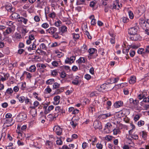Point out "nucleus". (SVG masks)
I'll return each instance as SVG.
<instances>
[{"label":"nucleus","mask_w":149,"mask_h":149,"mask_svg":"<svg viewBox=\"0 0 149 149\" xmlns=\"http://www.w3.org/2000/svg\"><path fill=\"white\" fill-rule=\"evenodd\" d=\"M5 8L7 11L10 12H13L15 10V8L12 7L11 5L10 4L7 5Z\"/></svg>","instance_id":"6ab92c4d"},{"label":"nucleus","mask_w":149,"mask_h":149,"mask_svg":"<svg viewBox=\"0 0 149 149\" xmlns=\"http://www.w3.org/2000/svg\"><path fill=\"white\" fill-rule=\"evenodd\" d=\"M18 20V22L21 23L22 22L24 24H26L28 22V19H27L24 18L23 17H19V19Z\"/></svg>","instance_id":"5701e85b"},{"label":"nucleus","mask_w":149,"mask_h":149,"mask_svg":"<svg viewBox=\"0 0 149 149\" xmlns=\"http://www.w3.org/2000/svg\"><path fill=\"white\" fill-rule=\"evenodd\" d=\"M63 88H61L59 89H57L55 91V94L56 95L59 94L63 92Z\"/></svg>","instance_id":"37998d69"},{"label":"nucleus","mask_w":149,"mask_h":149,"mask_svg":"<svg viewBox=\"0 0 149 149\" xmlns=\"http://www.w3.org/2000/svg\"><path fill=\"white\" fill-rule=\"evenodd\" d=\"M51 71V74L52 76L54 77L58 75V72L56 70H54Z\"/></svg>","instance_id":"6e6d98bb"},{"label":"nucleus","mask_w":149,"mask_h":149,"mask_svg":"<svg viewBox=\"0 0 149 149\" xmlns=\"http://www.w3.org/2000/svg\"><path fill=\"white\" fill-rule=\"evenodd\" d=\"M13 93V90L12 89L10 88H8L5 93V95H11Z\"/></svg>","instance_id":"c756f323"},{"label":"nucleus","mask_w":149,"mask_h":149,"mask_svg":"<svg viewBox=\"0 0 149 149\" xmlns=\"http://www.w3.org/2000/svg\"><path fill=\"white\" fill-rule=\"evenodd\" d=\"M15 29H14L13 27H7L5 31H4L3 32V35L5 37H8V35L11 33H13L15 31Z\"/></svg>","instance_id":"7ed1b4c3"},{"label":"nucleus","mask_w":149,"mask_h":149,"mask_svg":"<svg viewBox=\"0 0 149 149\" xmlns=\"http://www.w3.org/2000/svg\"><path fill=\"white\" fill-rule=\"evenodd\" d=\"M88 52L89 53V55L91 56L93 54L97 53V50L95 48H91L89 49Z\"/></svg>","instance_id":"bb28decb"},{"label":"nucleus","mask_w":149,"mask_h":149,"mask_svg":"<svg viewBox=\"0 0 149 149\" xmlns=\"http://www.w3.org/2000/svg\"><path fill=\"white\" fill-rule=\"evenodd\" d=\"M57 31L56 28L53 27H51L46 30L47 32L50 33L51 35L53 34Z\"/></svg>","instance_id":"4468645a"},{"label":"nucleus","mask_w":149,"mask_h":149,"mask_svg":"<svg viewBox=\"0 0 149 149\" xmlns=\"http://www.w3.org/2000/svg\"><path fill=\"white\" fill-rule=\"evenodd\" d=\"M45 14L47 17V14H48L50 12V8L48 7H45Z\"/></svg>","instance_id":"5fc2aeb1"},{"label":"nucleus","mask_w":149,"mask_h":149,"mask_svg":"<svg viewBox=\"0 0 149 149\" xmlns=\"http://www.w3.org/2000/svg\"><path fill=\"white\" fill-rule=\"evenodd\" d=\"M54 130L56 134L58 135H61L62 133V129L58 126H55L54 127Z\"/></svg>","instance_id":"6e6552de"},{"label":"nucleus","mask_w":149,"mask_h":149,"mask_svg":"<svg viewBox=\"0 0 149 149\" xmlns=\"http://www.w3.org/2000/svg\"><path fill=\"white\" fill-rule=\"evenodd\" d=\"M137 102L136 100H134L133 98H130L127 102V105L130 107L132 106L137 104Z\"/></svg>","instance_id":"0eeeda50"},{"label":"nucleus","mask_w":149,"mask_h":149,"mask_svg":"<svg viewBox=\"0 0 149 149\" xmlns=\"http://www.w3.org/2000/svg\"><path fill=\"white\" fill-rule=\"evenodd\" d=\"M123 92L124 94L125 95H127L129 94V91L127 88H125L123 89Z\"/></svg>","instance_id":"0e129e2a"},{"label":"nucleus","mask_w":149,"mask_h":149,"mask_svg":"<svg viewBox=\"0 0 149 149\" xmlns=\"http://www.w3.org/2000/svg\"><path fill=\"white\" fill-rule=\"evenodd\" d=\"M60 97L59 95H56L53 98L54 100L53 104L55 105L59 104L60 103Z\"/></svg>","instance_id":"a211bd4d"},{"label":"nucleus","mask_w":149,"mask_h":149,"mask_svg":"<svg viewBox=\"0 0 149 149\" xmlns=\"http://www.w3.org/2000/svg\"><path fill=\"white\" fill-rule=\"evenodd\" d=\"M51 91L52 89L50 88L49 86H47L45 89V92L46 94L49 93Z\"/></svg>","instance_id":"3c124183"},{"label":"nucleus","mask_w":149,"mask_h":149,"mask_svg":"<svg viewBox=\"0 0 149 149\" xmlns=\"http://www.w3.org/2000/svg\"><path fill=\"white\" fill-rule=\"evenodd\" d=\"M88 48L86 45H84L81 48V51L82 53H84L87 50Z\"/></svg>","instance_id":"79ce46f5"},{"label":"nucleus","mask_w":149,"mask_h":149,"mask_svg":"<svg viewBox=\"0 0 149 149\" xmlns=\"http://www.w3.org/2000/svg\"><path fill=\"white\" fill-rule=\"evenodd\" d=\"M50 102H46L44 103H42L41 104L43 105V109H44V113L45 114H47V107L50 104Z\"/></svg>","instance_id":"f3484780"},{"label":"nucleus","mask_w":149,"mask_h":149,"mask_svg":"<svg viewBox=\"0 0 149 149\" xmlns=\"http://www.w3.org/2000/svg\"><path fill=\"white\" fill-rule=\"evenodd\" d=\"M25 74L26 75V78L29 79H30L32 77V75L31 74L27 72L24 71V72L23 74L20 77V79H23V76Z\"/></svg>","instance_id":"b1692460"},{"label":"nucleus","mask_w":149,"mask_h":149,"mask_svg":"<svg viewBox=\"0 0 149 149\" xmlns=\"http://www.w3.org/2000/svg\"><path fill=\"white\" fill-rule=\"evenodd\" d=\"M17 85H19V86L20 85V87L19 88L22 91H24L25 90L26 87V83L25 82H21L20 83H18Z\"/></svg>","instance_id":"412c9836"},{"label":"nucleus","mask_w":149,"mask_h":149,"mask_svg":"<svg viewBox=\"0 0 149 149\" xmlns=\"http://www.w3.org/2000/svg\"><path fill=\"white\" fill-rule=\"evenodd\" d=\"M56 15V13L54 12H52L48 14V16L49 17L54 19L55 18Z\"/></svg>","instance_id":"a19ab883"},{"label":"nucleus","mask_w":149,"mask_h":149,"mask_svg":"<svg viewBox=\"0 0 149 149\" xmlns=\"http://www.w3.org/2000/svg\"><path fill=\"white\" fill-rule=\"evenodd\" d=\"M34 21L36 22H38L40 21L39 17L38 15H36L34 17Z\"/></svg>","instance_id":"69168bd1"},{"label":"nucleus","mask_w":149,"mask_h":149,"mask_svg":"<svg viewBox=\"0 0 149 149\" xmlns=\"http://www.w3.org/2000/svg\"><path fill=\"white\" fill-rule=\"evenodd\" d=\"M130 39L132 40L136 41L140 40L141 37L139 35L136 33L134 35H132V36L130 37Z\"/></svg>","instance_id":"f8f14e48"},{"label":"nucleus","mask_w":149,"mask_h":149,"mask_svg":"<svg viewBox=\"0 0 149 149\" xmlns=\"http://www.w3.org/2000/svg\"><path fill=\"white\" fill-rule=\"evenodd\" d=\"M123 102L121 101L116 102L113 104L114 107L116 108H119L122 106Z\"/></svg>","instance_id":"aec40b11"},{"label":"nucleus","mask_w":149,"mask_h":149,"mask_svg":"<svg viewBox=\"0 0 149 149\" xmlns=\"http://www.w3.org/2000/svg\"><path fill=\"white\" fill-rule=\"evenodd\" d=\"M129 17L131 19H132L134 18V15L132 11H129L128 12Z\"/></svg>","instance_id":"e2e57ef3"},{"label":"nucleus","mask_w":149,"mask_h":149,"mask_svg":"<svg viewBox=\"0 0 149 149\" xmlns=\"http://www.w3.org/2000/svg\"><path fill=\"white\" fill-rule=\"evenodd\" d=\"M40 49L43 50H46L47 47L45 44L44 43H41L40 45Z\"/></svg>","instance_id":"49530a36"},{"label":"nucleus","mask_w":149,"mask_h":149,"mask_svg":"<svg viewBox=\"0 0 149 149\" xmlns=\"http://www.w3.org/2000/svg\"><path fill=\"white\" fill-rule=\"evenodd\" d=\"M120 8V5H119L118 3L116 2L113 3L112 5L110 6V8L112 10H113V9L118 10Z\"/></svg>","instance_id":"ddd939ff"},{"label":"nucleus","mask_w":149,"mask_h":149,"mask_svg":"<svg viewBox=\"0 0 149 149\" xmlns=\"http://www.w3.org/2000/svg\"><path fill=\"white\" fill-rule=\"evenodd\" d=\"M15 38L17 40H19L22 38L21 34L17 32H16L15 33Z\"/></svg>","instance_id":"8fccbe9b"},{"label":"nucleus","mask_w":149,"mask_h":149,"mask_svg":"<svg viewBox=\"0 0 149 149\" xmlns=\"http://www.w3.org/2000/svg\"><path fill=\"white\" fill-rule=\"evenodd\" d=\"M36 67L35 65H32L29 68H27L26 70L31 72H35L36 70Z\"/></svg>","instance_id":"c85d7f7f"},{"label":"nucleus","mask_w":149,"mask_h":149,"mask_svg":"<svg viewBox=\"0 0 149 149\" xmlns=\"http://www.w3.org/2000/svg\"><path fill=\"white\" fill-rule=\"evenodd\" d=\"M36 3L37 7L40 9L42 8L47 4V2L44 0H37Z\"/></svg>","instance_id":"20e7f679"},{"label":"nucleus","mask_w":149,"mask_h":149,"mask_svg":"<svg viewBox=\"0 0 149 149\" xmlns=\"http://www.w3.org/2000/svg\"><path fill=\"white\" fill-rule=\"evenodd\" d=\"M72 35L74 40H75L79 39L80 37L78 33H72Z\"/></svg>","instance_id":"e433bc0d"},{"label":"nucleus","mask_w":149,"mask_h":149,"mask_svg":"<svg viewBox=\"0 0 149 149\" xmlns=\"http://www.w3.org/2000/svg\"><path fill=\"white\" fill-rule=\"evenodd\" d=\"M13 121L12 118L6 119V121L5 122L4 124H8L9 125H6L7 127H8L10 126H11L13 124V123H12Z\"/></svg>","instance_id":"cd10ccee"},{"label":"nucleus","mask_w":149,"mask_h":149,"mask_svg":"<svg viewBox=\"0 0 149 149\" xmlns=\"http://www.w3.org/2000/svg\"><path fill=\"white\" fill-rule=\"evenodd\" d=\"M55 53L57 54V56L59 58H60L63 56L64 54L61 52H59L58 50L55 51Z\"/></svg>","instance_id":"de8ad7c7"},{"label":"nucleus","mask_w":149,"mask_h":149,"mask_svg":"<svg viewBox=\"0 0 149 149\" xmlns=\"http://www.w3.org/2000/svg\"><path fill=\"white\" fill-rule=\"evenodd\" d=\"M143 101L145 103H149V98L148 97H144Z\"/></svg>","instance_id":"774afa93"},{"label":"nucleus","mask_w":149,"mask_h":149,"mask_svg":"<svg viewBox=\"0 0 149 149\" xmlns=\"http://www.w3.org/2000/svg\"><path fill=\"white\" fill-rule=\"evenodd\" d=\"M132 130H130L129 131V134L131 138L135 140L137 139H138V136L134 133L132 134Z\"/></svg>","instance_id":"4be33fe9"},{"label":"nucleus","mask_w":149,"mask_h":149,"mask_svg":"<svg viewBox=\"0 0 149 149\" xmlns=\"http://www.w3.org/2000/svg\"><path fill=\"white\" fill-rule=\"evenodd\" d=\"M54 106L53 105H50L48 107L47 110V113H49L54 108Z\"/></svg>","instance_id":"680f3d73"},{"label":"nucleus","mask_w":149,"mask_h":149,"mask_svg":"<svg viewBox=\"0 0 149 149\" xmlns=\"http://www.w3.org/2000/svg\"><path fill=\"white\" fill-rule=\"evenodd\" d=\"M93 125L95 129H101L102 128V123L97 120L95 121Z\"/></svg>","instance_id":"9b49d317"},{"label":"nucleus","mask_w":149,"mask_h":149,"mask_svg":"<svg viewBox=\"0 0 149 149\" xmlns=\"http://www.w3.org/2000/svg\"><path fill=\"white\" fill-rule=\"evenodd\" d=\"M39 105H40L39 102L38 101L36 100L33 103V106H30V108L31 109H34L35 113H36L37 111L36 109V108Z\"/></svg>","instance_id":"dca6fc26"},{"label":"nucleus","mask_w":149,"mask_h":149,"mask_svg":"<svg viewBox=\"0 0 149 149\" xmlns=\"http://www.w3.org/2000/svg\"><path fill=\"white\" fill-rule=\"evenodd\" d=\"M45 145L48 147V148L50 149H52L53 147V142L51 141H46L45 143Z\"/></svg>","instance_id":"a878e982"},{"label":"nucleus","mask_w":149,"mask_h":149,"mask_svg":"<svg viewBox=\"0 0 149 149\" xmlns=\"http://www.w3.org/2000/svg\"><path fill=\"white\" fill-rule=\"evenodd\" d=\"M113 134L114 135H117L118 133H119L120 130L118 129H114L113 130Z\"/></svg>","instance_id":"bf43d9fd"},{"label":"nucleus","mask_w":149,"mask_h":149,"mask_svg":"<svg viewBox=\"0 0 149 149\" xmlns=\"http://www.w3.org/2000/svg\"><path fill=\"white\" fill-rule=\"evenodd\" d=\"M76 56H72L70 58L67 57L65 61V63L66 64H71L74 62L75 60Z\"/></svg>","instance_id":"39448f33"},{"label":"nucleus","mask_w":149,"mask_h":149,"mask_svg":"<svg viewBox=\"0 0 149 149\" xmlns=\"http://www.w3.org/2000/svg\"><path fill=\"white\" fill-rule=\"evenodd\" d=\"M67 27L65 26H63L60 27L59 29V34L63 36L64 33L67 31Z\"/></svg>","instance_id":"9d476101"},{"label":"nucleus","mask_w":149,"mask_h":149,"mask_svg":"<svg viewBox=\"0 0 149 149\" xmlns=\"http://www.w3.org/2000/svg\"><path fill=\"white\" fill-rule=\"evenodd\" d=\"M27 115L24 112L19 113L16 117V119L18 122H22L27 118Z\"/></svg>","instance_id":"f03ea898"},{"label":"nucleus","mask_w":149,"mask_h":149,"mask_svg":"<svg viewBox=\"0 0 149 149\" xmlns=\"http://www.w3.org/2000/svg\"><path fill=\"white\" fill-rule=\"evenodd\" d=\"M66 74L64 72H62L60 73V77L63 78H64L66 76Z\"/></svg>","instance_id":"338daca9"},{"label":"nucleus","mask_w":149,"mask_h":149,"mask_svg":"<svg viewBox=\"0 0 149 149\" xmlns=\"http://www.w3.org/2000/svg\"><path fill=\"white\" fill-rule=\"evenodd\" d=\"M144 121L143 120H140L138 122V125L139 127L143 126L144 124Z\"/></svg>","instance_id":"4d7b16f0"},{"label":"nucleus","mask_w":149,"mask_h":149,"mask_svg":"<svg viewBox=\"0 0 149 149\" xmlns=\"http://www.w3.org/2000/svg\"><path fill=\"white\" fill-rule=\"evenodd\" d=\"M112 125L109 122L107 123L105 125L103 129V132L104 133L107 134L111 132L113 129H112Z\"/></svg>","instance_id":"f257e3e1"},{"label":"nucleus","mask_w":149,"mask_h":149,"mask_svg":"<svg viewBox=\"0 0 149 149\" xmlns=\"http://www.w3.org/2000/svg\"><path fill=\"white\" fill-rule=\"evenodd\" d=\"M138 54H141L143 55L146 54L145 50L143 48H139L137 51Z\"/></svg>","instance_id":"4c0bfd02"},{"label":"nucleus","mask_w":149,"mask_h":149,"mask_svg":"<svg viewBox=\"0 0 149 149\" xmlns=\"http://www.w3.org/2000/svg\"><path fill=\"white\" fill-rule=\"evenodd\" d=\"M118 78L116 77L115 78H112L110 80V82L109 83L110 84H112L117 82L118 80Z\"/></svg>","instance_id":"ea45409f"},{"label":"nucleus","mask_w":149,"mask_h":149,"mask_svg":"<svg viewBox=\"0 0 149 149\" xmlns=\"http://www.w3.org/2000/svg\"><path fill=\"white\" fill-rule=\"evenodd\" d=\"M79 119V118H77L76 119L74 120H72L70 122V124L73 128H74L76 126L78 125V121Z\"/></svg>","instance_id":"2eb2a0df"},{"label":"nucleus","mask_w":149,"mask_h":149,"mask_svg":"<svg viewBox=\"0 0 149 149\" xmlns=\"http://www.w3.org/2000/svg\"><path fill=\"white\" fill-rule=\"evenodd\" d=\"M33 94L34 97L35 98H36L39 101H41L42 100V99L40 97H38V94L36 92H34L33 93Z\"/></svg>","instance_id":"864d4df0"},{"label":"nucleus","mask_w":149,"mask_h":149,"mask_svg":"<svg viewBox=\"0 0 149 149\" xmlns=\"http://www.w3.org/2000/svg\"><path fill=\"white\" fill-rule=\"evenodd\" d=\"M111 116V113L110 112H109L106 114H100L98 116V118L100 120L104 119Z\"/></svg>","instance_id":"1a4fd4ad"},{"label":"nucleus","mask_w":149,"mask_h":149,"mask_svg":"<svg viewBox=\"0 0 149 149\" xmlns=\"http://www.w3.org/2000/svg\"><path fill=\"white\" fill-rule=\"evenodd\" d=\"M18 137L19 139L21 140L24 138L25 136V134L23 133H22L20 132H18Z\"/></svg>","instance_id":"58836bf2"},{"label":"nucleus","mask_w":149,"mask_h":149,"mask_svg":"<svg viewBox=\"0 0 149 149\" xmlns=\"http://www.w3.org/2000/svg\"><path fill=\"white\" fill-rule=\"evenodd\" d=\"M79 77L78 76H76L75 79L72 81V83L74 85H77L79 84Z\"/></svg>","instance_id":"7c9ffc66"},{"label":"nucleus","mask_w":149,"mask_h":149,"mask_svg":"<svg viewBox=\"0 0 149 149\" xmlns=\"http://www.w3.org/2000/svg\"><path fill=\"white\" fill-rule=\"evenodd\" d=\"M37 67H39L40 69H44L46 67L45 64H41L40 63L38 64L37 65Z\"/></svg>","instance_id":"c03bdc74"},{"label":"nucleus","mask_w":149,"mask_h":149,"mask_svg":"<svg viewBox=\"0 0 149 149\" xmlns=\"http://www.w3.org/2000/svg\"><path fill=\"white\" fill-rule=\"evenodd\" d=\"M87 60L84 57H80L77 61V62L79 64L84 63Z\"/></svg>","instance_id":"473e14b6"},{"label":"nucleus","mask_w":149,"mask_h":149,"mask_svg":"<svg viewBox=\"0 0 149 149\" xmlns=\"http://www.w3.org/2000/svg\"><path fill=\"white\" fill-rule=\"evenodd\" d=\"M138 31L137 26L131 27L129 28L128 31V33L130 35H134L136 34Z\"/></svg>","instance_id":"423d86ee"},{"label":"nucleus","mask_w":149,"mask_h":149,"mask_svg":"<svg viewBox=\"0 0 149 149\" xmlns=\"http://www.w3.org/2000/svg\"><path fill=\"white\" fill-rule=\"evenodd\" d=\"M53 86L54 88L57 89L59 87L60 84L57 82H54Z\"/></svg>","instance_id":"13d9d810"},{"label":"nucleus","mask_w":149,"mask_h":149,"mask_svg":"<svg viewBox=\"0 0 149 149\" xmlns=\"http://www.w3.org/2000/svg\"><path fill=\"white\" fill-rule=\"evenodd\" d=\"M6 23L7 25L9 26V27H13L14 29H15V26L14 24L15 23L14 22L11 21H8L6 22Z\"/></svg>","instance_id":"2f4dec72"},{"label":"nucleus","mask_w":149,"mask_h":149,"mask_svg":"<svg viewBox=\"0 0 149 149\" xmlns=\"http://www.w3.org/2000/svg\"><path fill=\"white\" fill-rule=\"evenodd\" d=\"M86 0H77L76 4L77 5H86Z\"/></svg>","instance_id":"72a5a7b5"},{"label":"nucleus","mask_w":149,"mask_h":149,"mask_svg":"<svg viewBox=\"0 0 149 149\" xmlns=\"http://www.w3.org/2000/svg\"><path fill=\"white\" fill-rule=\"evenodd\" d=\"M110 35L111 36V38H110V42L111 44H114L115 43V38L114 37V35L112 34H110Z\"/></svg>","instance_id":"a18cd8bd"},{"label":"nucleus","mask_w":149,"mask_h":149,"mask_svg":"<svg viewBox=\"0 0 149 149\" xmlns=\"http://www.w3.org/2000/svg\"><path fill=\"white\" fill-rule=\"evenodd\" d=\"M121 19L122 21L124 23H127L129 21V19L128 18L124 17H122Z\"/></svg>","instance_id":"052dcab7"},{"label":"nucleus","mask_w":149,"mask_h":149,"mask_svg":"<svg viewBox=\"0 0 149 149\" xmlns=\"http://www.w3.org/2000/svg\"><path fill=\"white\" fill-rule=\"evenodd\" d=\"M20 17L19 15L16 13H12L10 16L11 18L13 19H19V17Z\"/></svg>","instance_id":"393cba45"},{"label":"nucleus","mask_w":149,"mask_h":149,"mask_svg":"<svg viewBox=\"0 0 149 149\" xmlns=\"http://www.w3.org/2000/svg\"><path fill=\"white\" fill-rule=\"evenodd\" d=\"M55 82V80L53 79H50L47 80L46 82V83L47 85H51L54 84Z\"/></svg>","instance_id":"c9c22d12"},{"label":"nucleus","mask_w":149,"mask_h":149,"mask_svg":"<svg viewBox=\"0 0 149 149\" xmlns=\"http://www.w3.org/2000/svg\"><path fill=\"white\" fill-rule=\"evenodd\" d=\"M141 134H142V138L144 139H146L147 136V133L144 131H142L140 133Z\"/></svg>","instance_id":"09e8293b"},{"label":"nucleus","mask_w":149,"mask_h":149,"mask_svg":"<svg viewBox=\"0 0 149 149\" xmlns=\"http://www.w3.org/2000/svg\"><path fill=\"white\" fill-rule=\"evenodd\" d=\"M96 4V1H93L90 2L89 6L93 8L95 6Z\"/></svg>","instance_id":"603ef678"},{"label":"nucleus","mask_w":149,"mask_h":149,"mask_svg":"<svg viewBox=\"0 0 149 149\" xmlns=\"http://www.w3.org/2000/svg\"><path fill=\"white\" fill-rule=\"evenodd\" d=\"M136 77L135 76H131L129 80V83L131 84L134 83L136 82Z\"/></svg>","instance_id":"f704fd0d"}]
</instances>
